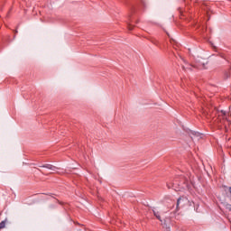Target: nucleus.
Returning <instances> with one entry per match:
<instances>
[{"label":"nucleus","mask_w":231,"mask_h":231,"mask_svg":"<svg viewBox=\"0 0 231 231\" xmlns=\"http://www.w3.org/2000/svg\"><path fill=\"white\" fill-rule=\"evenodd\" d=\"M182 69H184V71H187V69H190V68L182 66Z\"/></svg>","instance_id":"1a4fd4ad"},{"label":"nucleus","mask_w":231,"mask_h":231,"mask_svg":"<svg viewBox=\"0 0 231 231\" xmlns=\"http://www.w3.org/2000/svg\"><path fill=\"white\" fill-rule=\"evenodd\" d=\"M222 114L224 115V116H226V112L222 111Z\"/></svg>","instance_id":"9d476101"},{"label":"nucleus","mask_w":231,"mask_h":231,"mask_svg":"<svg viewBox=\"0 0 231 231\" xmlns=\"http://www.w3.org/2000/svg\"><path fill=\"white\" fill-rule=\"evenodd\" d=\"M226 208L227 210H229V212H231V205H230V204H226Z\"/></svg>","instance_id":"0eeeda50"},{"label":"nucleus","mask_w":231,"mask_h":231,"mask_svg":"<svg viewBox=\"0 0 231 231\" xmlns=\"http://www.w3.org/2000/svg\"><path fill=\"white\" fill-rule=\"evenodd\" d=\"M181 201H182V199H181V198H179V199H177V208H180V203H181Z\"/></svg>","instance_id":"423d86ee"},{"label":"nucleus","mask_w":231,"mask_h":231,"mask_svg":"<svg viewBox=\"0 0 231 231\" xmlns=\"http://www.w3.org/2000/svg\"><path fill=\"white\" fill-rule=\"evenodd\" d=\"M183 130L186 131L188 134H190L191 138H202V134L199 132H194L190 129H185V128H183Z\"/></svg>","instance_id":"f03ea898"},{"label":"nucleus","mask_w":231,"mask_h":231,"mask_svg":"<svg viewBox=\"0 0 231 231\" xmlns=\"http://www.w3.org/2000/svg\"><path fill=\"white\" fill-rule=\"evenodd\" d=\"M153 215L155 216V217H157V219H159V221H162V217L160 216L159 212H156V210H152Z\"/></svg>","instance_id":"20e7f679"},{"label":"nucleus","mask_w":231,"mask_h":231,"mask_svg":"<svg viewBox=\"0 0 231 231\" xmlns=\"http://www.w3.org/2000/svg\"><path fill=\"white\" fill-rule=\"evenodd\" d=\"M5 226H6V221L4 220L0 223V230H2V228H5Z\"/></svg>","instance_id":"39448f33"},{"label":"nucleus","mask_w":231,"mask_h":231,"mask_svg":"<svg viewBox=\"0 0 231 231\" xmlns=\"http://www.w3.org/2000/svg\"><path fill=\"white\" fill-rule=\"evenodd\" d=\"M40 167H42L44 169H49L50 171H57V167L51 164H43V165H40Z\"/></svg>","instance_id":"7ed1b4c3"},{"label":"nucleus","mask_w":231,"mask_h":231,"mask_svg":"<svg viewBox=\"0 0 231 231\" xmlns=\"http://www.w3.org/2000/svg\"><path fill=\"white\" fill-rule=\"evenodd\" d=\"M127 28H128V30L131 31V30H133L134 26L132 24L128 23Z\"/></svg>","instance_id":"6e6552de"},{"label":"nucleus","mask_w":231,"mask_h":231,"mask_svg":"<svg viewBox=\"0 0 231 231\" xmlns=\"http://www.w3.org/2000/svg\"><path fill=\"white\" fill-rule=\"evenodd\" d=\"M189 180L183 176L178 177L171 184H167L168 189H174V190H181V189H187Z\"/></svg>","instance_id":"f257e3e1"}]
</instances>
